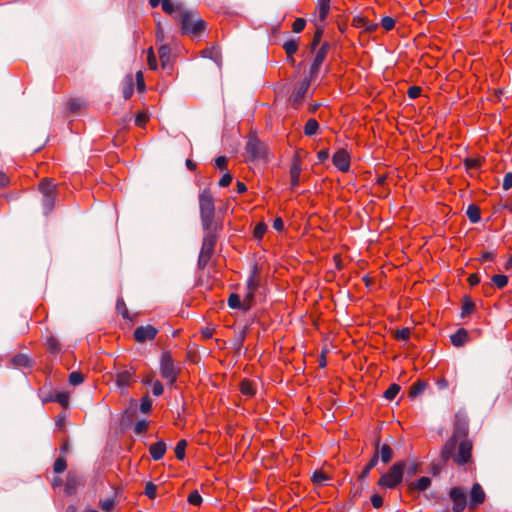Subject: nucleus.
Instances as JSON below:
<instances>
[{
    "instance_id": "1",
    "label": "nucleus",
    "mask_w": 512,
    "mask_h": 512,
    "mask_svg": "<svg viewBox=\"0 0 512 512\" xmlns=\"http://www.w3.org/2000/svg\"><path fill=\"white\" fill-rule=\"evenodd\" d=\"M203 229H204L205 233H204L202 247H201V251H200L199 259H198V265L200 268H204L207 265V263L209 262V260L211 259L212 255L214 253V250H215V246H216V242H217V238H218V232L221 229V226L220 225L211 226L209 228H203Z\"/></svg>"
},
{
    "instance_id": "2",
    "label": "nucleus",
    "mask_w": 512,
    "mask_h": 512,
    "mask_svg": "<svg viewBox=\"0 0 512 512\" xmlns=\"http://www.w3.org/2000/svg\"><path fill=\"white\" fill-rule=\"evenodd\" d=\"M182 32L192 37L199 36L205 29V22L194 11H182L178 16Z\"/></svg>"
},
{
    "instance_id": "3",
    "label": "nucleus",
    "mask_w": 512,
    "mask_h": 512,
    "mask_svg": "<svg viewBox=\"0 0 512 512\" xmlns=\"http://www.w3.org/2000/svg\"><path fill=\"white\" fill-rule=\"evenodd\" d=\"M199 206L202 227L209 228L211 226H218L219 224L214 221L215 206L213 197L209 191L204 190L200 193Z\"/></svg>"
},
{
    "instance_id": "4",
    "label": "nucleus",
    "mask_w": 512,
    "mask_h": 512,
    "mask_svg": "<svg viewBox=\"0 0 512 512\" xmlns=\"http://www.w3.org/2000/svg\"><path fill=\"white\" fill-rule=\"evenodd\" d=\"M404 469V462H396L386 473L380 477L378 480V485L381 488L387 489H393L397 487L403 479Z\"/></svg>"
},
{
    "instance_id": "5",
    "label": "nucleus",
    "mask_w": 512,
    "mask_h": 512,
    "mask_svg": "<svg viewBox=\"0 0 512 512\" xmlns=\"http://www.w3.org/2000/svg\"><path fill=\"white\" fill-rule=\"evenodd\" d=\"M468 432V424L465 419L461 420L459 415H456V422H455V428L453 436L446 442L445 446L442 450V457L444 459H449L451 456V452H453L457 439L460 437H465Z\"/></svg>"
},
{
    "instance_id": "6",
    "label": "nucleus",
    "mask_w": 512,
    "mask_h": 512,
    "mask_svg": "<svg viewBox=\"0 0 512 512\" xmlns=\"http://www.w3.org/2000/svg\"><path fill=\"white\" fill-rule=\"evenodd\" d=\"M180 369L174 364L169 352H164L160 360V374L170 385L177 381Z\"/></svg>"
},
{
    "instance_id": "7",
    "label": "nucleus",
    "mask_w": 512,
    "mask_h": 512,
    "mask_svg": "<svg viewBox=\"0 0 512 512\" xmlns=\"http://www.w3.org/2000/svg\"><path fill=\"white\" fill-rule=\"evenodd\" d=\"M260 285V270L257 264L252 268V271L246 283V305L254 302L255 293Z\"/></svg>"
},
{
    "instance_id": "8",
    "label": "nucleus",
    "mask_w": 512,
    "mask_h": 512,
    "mask_svg": "<svg viewBox=\"0 0 512 512\" xmlns=\"http://www.w3.org/2000/svg\"><path fill=\"white\" fill-rule=\"evenodd\" d=\"M449 498L452 501L453 512H463L465 510L467 506V495L463 487H452L449 490Z\"/></svg>"
},
{
    "instance_id": "9",
    "label": "nucleus",
    "mask_w": 512,
    "mask_h": 512,
    "mask_svg": "<svg viewBox=\"0 0 512 512\" xmlns=\"http://www.w3.org/2000/svg\"><path fill=\"white\" fill-rule=\"evenodd\" d=\"M311 79L312 78L303 79L291 93L289 102L295 109H298L302 106L305 95L309 90Z\"/></svg>"
},
{
    "instance_id": "10",
    "label": "nucleus",
    "mask_w": 512,
    "mask_h": 512,
    "mask_svg": "<svg viewBox=\"0 0 512 512\" xmlns=\"http://www.w3.org/2000/svg\"><path fill=\"white\" fill-rule=\"evenodd\" d=\"M246 152L253 159H264L267 155V146L257 137L251 136L246 143Z\"/></svg>"
},
{
    "instance_id": "11",
    "label": "nucleus",
    "mask_w": 512,
    "mask_h": 512,
    "mask_svg": "<svg viewBox=\"0 0 512 512\" xmlns=\"http://www.w3.org/2000/svg\"><path fill=\"white\" fill-rule=\"evenodd\" d=\"M471 452L472 443L470 440L464 438L459 442L457 453L455 455L451 453L449 458L452 457L457 464L463 465L470 460Z\"/></svg>"
},
{
    "instance_id": "12",
    "label": "nucleus",
    "mask_w": 512,
    "mask_h": 512,
    "mask_svg": "<svg viewBox=\"0 0 512 512\" xmlns=\"http://www.w3.org/2000/svg\"><path fill=\"white\" fill-rule=\"evenodd\" d=\"M329 48H330L329 43L324 42L320 46V48L317 50L314 60L312 62L311 68H310V78H315L318 75L320 67L327 57Z\"/></svg>"
},
{
    "instance_id": "13",
    "label": "nucleus",
    "mask_w": 512,
    "mask_h": 512,
    "mask_svg": "<svg viewBox=\"0 0 512 512\" xmlns=\"http://www.w3.org/2000/svg\"><path fill=\"white\" fill-rule=\"evenodd\" d=\"M332 162L338 170L347 172L350 169L351 156L347 150L339 149L334 153Z\"/></svg>"
},
{
    "instance_id": "14",
    "label": "nucleus",
    "mask_w": 512,
    "mask_h": 512,
    "mask_svg": "<svg viewBox=\"0 0 512 512\" xmlns=\"http://www.w3.org/2000/svg\"><path fill=\"white\" fill-rule=\"evenodd\" d=\"M158 330L152 325L139 326L134 330V339L139 343L153 340Z\"/></svg>"
},
{
    "instance_id": "15",
    "label": "nucleus",
    "mask_w": 512,
    "mask_h": 512,
    "mask_svg": "<svg viewBox=\"0 0 512 512\" xmlns=\"http://www.w3.org/2000/svg\"><path fill=\"white\" fill-rule=\"evenodd\" d=\"M469 508L475 509L478 505L484 503L486 499V494L482 488V486L479 483H474L470 495H469Z\"/></svg>"
},
{
    "instance_id": "16",
    "label": "nucleus",
    "mask_w": 512,
    "mask_h": 512,
    "mask_svg": "<svg viewBox=\"0 0 512 512\" xmlns=\"http://www.w3.org/2000/svg\"><path fill=\"white\" fill-rule=\"evenodd\" d=\"M302 171V163L298 154H296L293 158L291 167H290V185L292 189H295L300 184V174Z\"/></svg>"
},
{
    "instance_id": "17",
    "label": "nucleus",
    "mask_w": 512,
    "mask_h": 512,
    "mask_svg": "<svg viewBox=\"0 0 512 512\" xmlns=\"http://www.w3.org/2000/svg\"><path fill=\"white\" fill-rule=\"evenodd\" d=\"M134 381V372L131 370H123L116 374L115 382L116 385L121 388H127Z\"/></svg>"
},
{
    "instance_id": "18",
    "label": "nucleus",
    "mask_w": 512,
    "mask_h": 512,
    "mask_svg": "<svg viewBox=\"0 0 512 512\" xmlns=\"http://www.w3.org/2000/svg\"><path fill=\"white\" fill-rule=\"evenodd\" d=\"M252 305L253 303L246 305V295H244L243 300H241L240 296L236 293H232L228 297V306L232 309H241L247 311L252 307Z\"/></svg>"
},
{
    "instance_id": "19",
    "label": "nucleus",
    "mask_w": 512,
    "mask_h": 512,
    "mask_svg": "<svg viewBox=\"0 0 512 512\" xmlns=\"http://www.w3.org/2000/svg\"><path fill=\"white\" fill-rule=\"evenodd\" d=\"M352 25L356 28H363L366 32H374L378 28V24L369 21L363 16H356L353 18Z\"/></svg>"
},
{
    "instance_id": "20",
    "label": "nucleus",
    "mask_w": 512,
    "mask_h": 512,
    "mask_svg": "<svg viewBox=\"0 0 512 512\" xmlns=\"http://www.w3.org/2000/svg\"><path fill=\"white\" fill-rule=\"evenodd\" d=\"M81 485V478L72 472H69L65 483V492L68 495L76 493L78 486Z\"/></svg>"
},
{
    "instance_id": "21",
    "label": "nucleus",
    "mask_w": 512,
    "mask_h": 512,
    "mask_svg": "<svg viewBox=\"0 0 512 512\" xmlns=\"http://www.w3.org/2000/svg\"><path fill=\"white\" fill-rule=\"evenodd\" d=\"M150 455L153 460L158 461L163 458L166 452V444L164 441L153 443L149 448Z\"/></svg>"
},
{
    "instance_id": "22",
    "label": "nucleus",
    "mask_w": 512,
    "mask_h": 512,
    "mask_svg": "<svg viewBox=\"0 0 512 512\" xmlns=\"http://www.w3.org/2000/svg\"><path fill=\"white\" fill-rule=\"evenodd\" d=\"M450 339L455 347H461L468 341V332L464 328H460L451 335Z\"/></svg>"
},
{
    "instance_id": "23",
    "label": "nucleus",
    "mask_w": 512,
    "mask_h": 512,
    "mask_svg": "<svg viewBox=\"0 0 512 512\" xmlns=\"http://www.w3.org/2000/svg\"><path fill=\"white\" fill-rule=\"evenodd\" d=\"M162 5V9L167 14L178 13L177 17L181 14L182 11H186L182 8V6L178 3H174L171 0H160Z\"/></svg>"
},
{
    "instance_id": "24",
    "label": "nucleus",
    "mask_w": 512,
    "mask_h": 512,
    "mask_svg": "<svg viewBox=\"0 0 512 512\" xmlns=\"http://www.w3.org/2000/svg\"><path fill=\"white\" fill-rule=\"evenodd\" d=\"M239 389L241 394L248 398L253 397L256 393V385L249 379H243L240 383Z\"/></svg>"
},
{
    "instance_id": "25",
    "label": "nucleus",
    "mask_w": 512,
    "mask_h": 512,
    "mask_svg": "<svg viewBox=\"0 0 512 512\" xmlns=\"http://www.w3.org/2000/svg\"><path fill=\"white\" fill-rule=\"evenodd\" d=\"M201 56L204 58H209L216 62L217 64L220 63L221 55L219 47L217 46H211L203 49L201 52Z\"/></svg>"
},
{
    "instance_id": "26",
    "label": "nucleus",
    "mask_w": 512,
    "mask_h": 512,
    "mask_svg": "<svg viewBox=\"0 0 512 512\" xmlns=\"http://www.w3.org/2000/svg\"><path fill=\"white\" fill-rule=\"evenodd\" d=\"M39 190L43 196L55 195L56 184L45 178L39 183Z\"/></svg>"
},
{
    "instance_id": "27",
    "label": "nucleus",
    "mask_w": 512,
    "mask_h": 512,
    "mask_svg": "<svg viewBox=\"0 0 512 512\" xmlns=\"http://www.w3.org/2000/svg\"><path fill=\"white\" fill-rule=\"evenodd\" d=\"M431 485V479L423 476L409 484V490L425 491Z\"/></svg>"
},
{
    "instance_id": "28",
    "label": "nucleus",
    "mask_w": 512,
    "mask_h": 512,
    "mask_svg": "<svg viewBox=\"0 0 512 512\" xmlns=\"http://www.w3.org/2000/svg\"><path fill=\"white\" fill-rule=\"evenodd\" d=\"M375 454H378V458L380 457L383 463H388L392 459L393 451L387 444L381 446L377 444V452Z\"/></svg>"
},
{
    "instance_id": "29",
    "label": "nucleus",
    "mask_w": 512,
    "mask_h": 512,
    "mask_svg": "<svg viewBox=\"0 0 512 512\" xmlns=\"http://www.w3.org/2000/svg\"><path fill=\"white\" fill-rule=\"evenodd\" d=\"M12 364L16 368H26V367H31L32 361L27 355L18 354L12 358Z\"/></svg>"
},
{
    "instance_id": "30",
    "label": "nucleus",
    "mask_w": 512,
    "mask_h": 512,
    "mask_svg": "<svg viewBox=\"0 0 512 512\" xmlns=\"http://www.w3.org/2000/svg\"><path fill=\"white\" fill-rule=\"evenodd\" d=\"M159 59L163 68H166L170 63L171 50L167 45H161L159 50Z\"/></svg>"
},
{
    "instance_id": "31",
    "label": "nucleus",
    "mask_w": 512,
    "mask_h": 512,
    "mask_svg": "<svg viewBox=\"0 0 512 512\" xmlns=\"http://www.w3.org/2000/svg\"><path fill=\"white\" fill-rule=\"evenodd\" d=\"M330 2L331 0H318L317 11L321 21H324L329 13Z\"/></svg>"
},
{
    "instance_id": "32",
    "label": "nucleus",
    "mask_w": 512,
    "mask_h": 512,
    "mask_svg": "<svg viewBox=\"0 0 512 512\" xmlns=\"http://www.w3.org/2000/svg\"><path fill=\"white\" fill-rule=\"evenodd\" d=\"M466 215L472 223H478L481 219L480 208L475 204H471L467 208Z\"/></svg>"
},
{
    "instance_id": "33",
    "label": "nucleus",
    "mask_w": 512,
    "mask_h": 512,
    "mask_svg": "<svg viewBox=\"0 0 512 512\" xmlns=\"http://www.w3.org/2000/svg\"><path fill=\"white\" fill-rule=\"evenodd\" d=\"M319 124L316 119L310 118L304 126V134L306 136H313L318 132Z\"/></svg>"
},
{
    "instance_id": "34",
    "label": "nucleus",
    "mask_w": 512,
    "mask_h": 512,
    "mask_svg": "<svg viewBox=\"0 0 512 512\" xmlns=\"http://www.w3.org/2000/svg\"><path fill=\"white\" fill-rule=\"evenodd\" d=\"M46 348L50 353L57 354L61 351V344L60 342L53 336H49L46 339Z\"/></svg>"
},
{
    "instance_id": "35",
    "label": "nucleus",
    "mask_w": 512,
    "mask_h": 512,
    "mask_svg": "<svg viewBox=\"0 0 512 512\" xmlns=\"http://www.w3.org/2000/svg\"><path fill=\"white\" fill-rule=\"evenodd\" d=\"M378 463V454H374L370 461L365 465L359 477L361 479H365L368 477L370 471L377 465Z\"/></svg>"
},
{
    "instance_id": "36",
    "label": "nucleus",
    "mask_w": 512,
    "mask_h": 512,
    "mask_svg": "<svg viewBox=\"0 0 512 512\" xmlns=\"http://www.w3.org/2000/svg\"><path fill=\"white\" fill-rule=\"evenodd\" d=\"M298 46H299V43H298V40L296 39H290L288 41H286L284 44H283V49L285 50L286 54L288 57H291L293 56L296 51L298 50Z\"/></svg>"
},
{
    "instance_id": "37",
    "label": "nucleus",
    "mask_w": 512,
    "mask_h": 512,
    "mask_svg": "<svg viewBox=\"0 0 512 512\" xmlns=\"http://www.w3.org/2000/svg\"><path fill=\"white\" fill-rule=\"evenodd\" d=\"M475 309V303L469 298L465 297L462 303L461 317L470 315Z\"/></svg>"
},
{
    "instance_id": "38",
    "label": "nucleus",
    "mask_w": 512,
    "mask_h": 512,
    "mask_svg": "<svg viewBox=\"0 0 512 512\" xmlns=\"http://www.w3.org/2000/svg\"><path fill=\"white\" fill-rule=\"evenodd\" d=\"M187 447L186 440H180L175 447V456L178 460H183L185 458V450Z\"/></svg>"
},
{
    "instance_id": "39",
    "label": "nucleus",
    "mask_w": 512,
    "mask_h": 512,
    "mask_svg": "<svg viewBox=\"0 0 512 512\" xmlns=\"http://www.w3.org/2000/svg\"><path fill=\"white\" fill-rule=\"evenodd\" d=\"M464 165L467 171L478 169L482 165L480 158H467L464 160Z\"/></svg>"
},
{
    "instance_id": "40",
    "label": "nucleus",
    "mask_w": 512,
    "mask_h": 512,
    "mask_svg": "<svg viewBox=\"0 0 512 512\" xmlns=\"http://www.w3.org/2000/svg\"><path fill=\"white\" fill-rule=\"evenodd\" d=\"M492 282L497 288L502 289L507 285L508 277L506 275L496 274L492 277Z\"/></svg>"
},
{
    "instance_id": "41",
    "label": "nucleus",
    "mask_w": 512,
    "mask_h": 512,
    "mask_svg": "<svg viewBox=\"0 0 512 512\" xmlns=\"http://www.w3.org/2000/svg\"><path fill=\"white\" fill-rule=\"evenodd\" d=\"M400 391V386L398 384H391L388 389L384 392V397L388 400H393Z\"/></svg>"
},
{
    "instance_id": "42",
    "label": "nucleus",
    "mask_w": 512,
    "mask_h": 512,
    "mask_svg": "<svg viewBox=\"0 0 512 512\" xmlns=\"http://www.w3.org/2000/svg\"><path fill=\"white\" fill-rule=\"evenodd\" d=\"M66 467L67 463L65 457L60 456L55 460L53 469L55 473H62L65 471Z\"/></svg>"
},
{
    "instance_id": "43",
    "label": "nucleus",
    "mask_w": 512,
    "mask_h": 512,
    "mask_svg": "<svg viewBox=\"0 0 512 512\" xmlns=\"http://www.w3.org/2000/svg\"><path fill=\"white\" fill-rule=\"evenodd\" d=\"M42 203H43L45 212L46 213L50 212L53 209L54 204H55V195L43 196Z\"/></svg>"
},
{
    "instance_id": "44",
    "label": "nucleus",
    "mask_w": 512,
    "mask_h": 512,
    "mask_svg": "<svg viewBox=\"0 0 512 512\" xmlns=\"http://www.w3.org/2000/svg\"><path fill=\"white\" fill-rule=\"evenodd\" d=\"M328 480V476L322 471H315L312 476V481L316 485H322Z\"/></svg>"
},
{
    "instance_id": "45",
    "label": "nucleus",
    "mask_w": 512,
    "mask_h": 512,
    "mask_svg": "<svg viewBox=\"0 0 512 512\" xmlns=\"http://www.w3.org/2000/svg\"><path fill=\"white\" fill-rule=\"evenodd\" d=\"M188 503L191 504V505H195V506H198L202 503V496L199 494V492L197 490H193L189 495H188Z\"/></svg>"
},
{
    "instance_id": "46",
    "label": "nucleus",
    "mask_w": 512,
    "mask_h": 512,
    "mask_svg": "<svg viewBox=\"0 0 512 512\" xmlns=\"http://www.w3.org/2000/svg\"><path fill=\"white\" fill-rule=\"evenodd\" d=\"M147 63H148L149 69H151V70L157 69V60H156L153 48H149L147 50Z\"/></svg>"
},
{
    "instance_id": "47",
    "label": "nucleus",
    "mask_w": 512,
    "mask_h": 512,
    "mask_svg": "<svg viewBox=\"0 0 512 512\" xmlns=\"http://www.w3.org/2000/svg\"><path fill=\"white\" fill-rule=\"evenodd\" d=\"M122 92H123V96L125 99H129L132 96V94L134 92L132 77H130L128 82L125 83V85L123 86Z\"/></svg>"
},
{
    "instance_id": "48",
    "label": "nucleus",
    "mask_w": 512,
    "mask_h": 512,
    "mask_svg": "<svg viewBox=\"0 0 512 512\" xmlns=\"http://www.w3.org/2000/svg\"><path fill=\"white\" fill-rule=\"evenodd\" d=\"M151 407H152V400H151V398L149 396H144L141 399L140 411L142 413H148L151 410Z\"/></svg>"
},
{
    "instance_id": "49",
    "label": "nucleus",
    "mask_w": 512,
    "mask_h": 512,
    "mask_svg": "<svg viewBox=\"0 0 512 512\" xmlns=\"http://www.w3.org/2000/svg\"><path fill=\"white\" fill-rule=\"evenodd\" d=\"M381 26L385 31H391L395 27V20L392 17L385 16L381 19Z\"/></svg>"
},
{
    "instance_id": "50",
    "label": "nucleus",
    "mask_w": 512,
    "mask_h": 512,
    "mask_svg": "<svg viewBox=\"0 0 512 512\" xmlns=\"http://www.w3.org/2000/svg\"><path fill=\"white\" fill-rule=\"evenodd\" d=\"M84 381V377L83 375L80 373V372H72L70 375H69V383L71 385H79L81 384L82 382Z\"/></svg>"
},
{
    "instance_id": "51",
    "label": "nucleus",
    "mask_w": 512,
    "mask_h": 512,
    "mask_svg": "<svg viewBox=\"0 0 512 512\" xmlns=\"http://www.w3.org/2000/svg\"><path fill=\"white\" fill-rule=\"evenodd\" d=\"M410 329L409 328H402L396 331L395 338L399 341H406L410 337Z\"/></svg>"
},
{
    "instance_id": "52",
    "label": "nucleus",
    "mask_w": 512,
    "mask_h": 512,
    "mask_svg": "<svg viewBox=\"0 0 512 512\" xmlns=\"http://www.w3.org/2000/svg\"><path fill=\"white\" fill-rule=\"evenodd\" d=\"M148 120H149V116L147 115V113L140 112L137 114V116L135 118V124L138 127H144L145 124L148 122Z\"/></svg>"
},
{
    "instance_id": "53",
    "label": "nucleus",
    "mask_w": 512,
    "mask_h": 512,
    "mask_svg": "<svg viewBox=\"0 0 512 512\" xmlns=\"http://www.w3.org/2000/svg\"><path fill=\"white\" fill-rule=\"evenodd\" d=\"M157 487L152 482H148L145 485V494L150 498L154 499L156 497Z\"/></svg>"
},
{
    "instance_id": "54",
    "label": "nucleus",
    "mask_w": 512,
    "mask_h": 512,
    "mask_svg": "<svg viewBox=\"0 0 512 512\" xmlns=\"http://www.w3.org/2000/svg\"><path fill=\"white\" fill-rule=\"evenodd\" d=\"M305 25L306 22L303 18H297L292 24V30L295 33H299L304 29Z\"/></svg>"
},
{
    "instance_id": "55",
    "label": "nucleus",
    "mask_w": 512,
    "mask_h": 512,
    "mask_svg": "<svg viewBox=\"0 0 512 512\" xmlns=\"http://www.w3.org/2000/svg\"><path fill=\"white\" fill-rule=\"evenodd\" d=\"M148 428V422L145 420H140L135 423L134 432L136 434L144 433Z\"/></svg>"
},
{
    "instance_id": "56",
    "label": "nucleus",
    "mask_w": 512,
    "mask_h": 512,
    "mask_svg": "<svg viewBox=\"0 0 512 512\" xmlns=\"http://www.w3.org/2000/svg\"><path fill=\"white\" fill-rule=\"evenodd\" d=\"M115 505V502L113 499H105L100 501V507L104 512H110Z\"/></svg>"
},
{
    "instance_id": "57",
    "label": "nucleus",
    "mask_w": 512,
    "mask_h": 512,
    "mask_svg": "<svg viewBox=\"0 0 512 512\" xmlns=\"http://www.w3.org/2000/svg\"><path fill=\"white\" fill-rule=\"evenodd\" d=\"M54 400L56 402H58L60 405H62L63 407H67L69 404V396L66 393H58L55 396Z\"/></svg>"
},
{
    "instance_id": "58",
    "label": "nucleus",
    "mask_w": 512,
    "mask_h": 512,
    "mask_svg": "<svg viewBox=\"0 0 512 512\" xmlns=\"http://www.w3.org/2000/svg\"><path fill=\"white\" fill-rule=\"evenodd\" d=\"M421 88L419 86H411L407 90V95L410 99H416L421 94Z\"/></svg>"
},
{
    "instance_id": "59",
    "label": "nucleus",
    "mask_w": 512,
    "mask_h": 512,
    "mask_svg": "<svg viewBox=\"0 0 512 512\" xmlns=\"http://www.w3.org/2000/svg\"><path fill=\"white\" fill-rule=\"evenodd\" d=\"M424 389H425V383L416 382L412 385L410 393H411V395L416 396V395L420 394L421 392H423Z\"/></svg>"
},
{
    "instance_id": "60",
    "label": "nucleus",
    "mask_w": 512,
    "mask_h": 512,
    "mask_svg": "<svg viewBox=\"0 0 512 512\" xmlns=\"http://www.w3.org/2000/svg\"><path fill=\"white\" fill-rule=\"evenodd\" d=\"M502 188L504 190H509L510 188H512V173L511 172H508L504 175Z\"/></svg>"
},
{
    "instance_id": "61",
    "label": "nucleus",
    "mask_w": 512,
    "mask_h": 512,
    "mask_svg": "<svg viewBox=\"0 0 512 512\" xmlns=\"http://www.w3.org/2000/svg\"><path fill=\"white\" fill-rule=\"evenodd\" d=\"M266 232V225L263 224V223H259L256 225V227L254 228V236L256 238H262L263 235L265 234Z\"/></svg>"
},
{
    "instance_id": "62",
    "label": "nucleus",
    "mask_w": 512,
    "mask_h": 512,
    "mask_svg": "<svg viewBox=\"0 0 512 512\" xmlns=\"http://www.w3.org/2000/svg\"><path fill=\"white\" fill-rule=\"evenodd\" d=\"M164 387L162 383L158 380H156L152 385V392L155 396H160L163 394Z\"/></svg>"
},
{
    "instance_id": "63",
    "label": "nucleus",
    "mask_w": 512,
    "mask_h": 512,
    "mask_svg": "<svg viewBox=\"0 0 512 512\" xmlns=\"http://www.w3.org/2000/svg\"><path fill=\"white\" fill-rule=\"evenodd\" d=\"M371 504L373 505V507L375 508H380L382 505H383V498L381 495L379 494H373L371 496Z\"/></svg>"
},
{
    "instance_id": "64",
    "label": "nucleus",
    "mask_w": 512,
    "mask_h": 512,
    "mask_svg": "<svg viewBox=\"0 0 512 512\" xmlns=\"http://www.w3.org/2000/svg\"><path fill=\"white\" fill-rule=\"evenodd\" d=\"M68 107L71 111L76 112L83 107V103L79 100L73 99L68 102Z\"/></svg>"
}]
</instances>
